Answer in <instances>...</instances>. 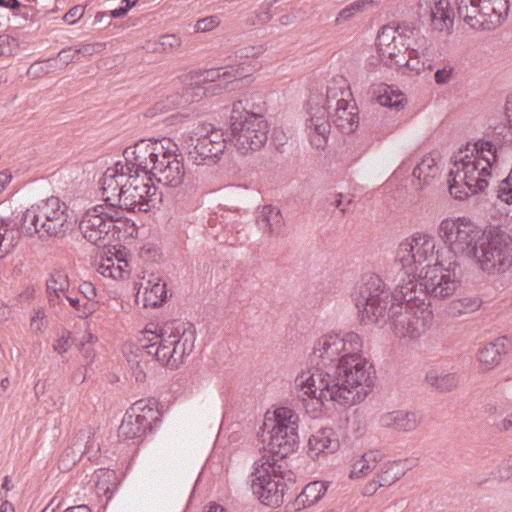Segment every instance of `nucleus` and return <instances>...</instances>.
Returning a JSON list of instances; mask_svg holds the SVG:
<instances>
[{
    "mask_svg": "<svg viewBox=\"0 0 512 512\" xmlns=\"http://www.w3.org/2000/svg\"><path fill=\"white\" fill-rule=\"evenodd\" d=\"M145 178L123 172L120 163H115L100 179L102 197L106 204L121 210L147 212L156 195V187Z\"/></svg>",
    "mask_w": 512,
    "mask_h": 512,
    "instance_id": "4",
    "label": "nucleus"
},
{
    "mask_svg": "<svg viewBox=\"0 0 512 512\" xmlns=\"http://www.w3.org/2000/svg\"><path fill=\"white\" fill-rule=\"evenodd\" d=\"M484 260V272L499 275L512 269V235L504 229L493 230L489 235L488 252Z\"/></svg>",
    "mask_w": 512,
    "mask_h": 512,
    "instance_id": "19",
    "label": "nucleus"
},
{
    "mask_svg": "<svg viewBox=\"0 0 512 512\" xmlns=\"http://www.w3.org/2000/svg\"><path fill=\"white\" fill-rule=\"evenodd\" d=\"M382 455L378 451H369L362 455L360 459L355 461L350 471V478H359L366 476L376 468L381 461Z\"/></svg>",
    "mask_w": 512,
    "mask_h": 512,
    "instance_id": "36",
    "label": "nucleus"
},
{
    "mask_svg": "<svg viewBox=\"0 0 512 512\" xmlns=\"http://www.w3.org/2000/svg\"><path fill=\"white\" fill-rule=\"evenodd\" d=\"M102 47V44L95 43V44H83L80 47L76 48V52L78 56L81 54L83 56H91L97 52H99V49Z\"/></svg>",
    "mask_w": 512,
    "mask_h": 512,
    "instance_id": "59",
    "label": "nucleus"
},
{
    "mask_svg": "<svg viewBox=\"0 0 512 512\" xmlns=\"http://www.w3.org/2000/svg\"><path fill=\"white\" fill-rule=\"evenodd\" d=\"M152 179L169 187H178L185 177L182 159L174 151L165 147L157 164L154 163Z\"/></svg>",
    "mask_w": 512,
    "mask_h": 512,
    "instance_id": "21",
    "label": "nucleus"
},
{
    "mask_svg": "<svg viewBox=\"0 0 512 512\" xmlns=\"http://www.w3.org/2000/svg\"><path fill=\"white\" fill-rule=\"evenodd\" d=\"M352 93L345 86L333 83L326 89V97H310L306 130L310 143L317 149H324L330 134V117L335 127L343 134H351L359 125L356 103L351 99Z\"/></svg>",
    "mask_w": 512,
    "mask_h": 512,
    "instance_id": "2",
    "label": "nucleus"
},
{
    "mask_svg": "<svg viewBox=\"0 0 512 512\" xmlns=\"http://www.w3.org/2000/svg\"><path fill=\"white\" fill-rule=\"evenodd\" d=\"M493 230H501V227L490 226L482 230L466 217L445 218L438 226V236L454 257L465 256L484 272V260L490 257L487 253L489 235Z\"/></svg>",
    "mask_w": 512,
    "mask_h": 512,
    "instance_id": "5",
    "label": "nucleus"
},
{
    "mask_svg": "<svg viewBox=\"0 0 512 512\" xmlns=\"http://www.w3.org/2000/svg\"><path fill=\"white\" fill-rule=\"evenodd\" d=\"M59 69L57 59L49 58L41 62L33 63L27 70V76L36 79Z\"/></svg>",
    "mask_w": 512,
    "mask_h": 512,
    "instance_id": "44",
    "label": "nucleus"
},
{
    "mask_svg": "<svg viewBox=\"0 0 512 512\" xmlns=\"http://www.w3.org/2000/svg\"><path fill=\"white\" fill-rule=\"evenodd\" d=\"M326 489L322 482H311L303 488L301 494L297 497V501L303 506H311L323 497Z\"/></svg>",
    "mask_w": 512,
    "mask_h": 512,
    "instance_id": "41",
    "label": "nucleus"
},
{
    "mask_svg": "<svg viewBox=\"0 0 512 512\" xmlns=\"http://www.w3.org/2000/svg\"><path fill=\"white\" fill-rule=\"evenodd\" d=\"M80 57L76 52V48L67 47L62 49L55 59H57V65H59V69H63L68 66L70 63L78 61Z\"/></svg>",
    "mask_w": 512,
    "mask_h": 512,
    "instance_id": "50",
    "label": "nucleus"
},
{
    "mask_svg": "<svg viewBox=\"0 0 512 512\" xmlns=\"http://www.w3.org/2000/svg\"><path fill=\"white\" fill-rule=\"evenodd\" d=\"M452 71L453 69L452 68H443V69H438L436 72H435V82L437 84H446L450 81L451 79V75H452Z\"/></svg>",
    "mask_w": 512,
    "mask_h": 512,
    "instance_id": "60",
    "label": "nucleus"
},
{
    "mask_svg": "<svg viewBox=\"0 0 512 512\" xmlns=\"http://www.w3.org/2000/svg\"><path fill=\"white\" fill-rule=\"evenodd\" d=\"M68 340H69V334H67V335L63 334L53 344L54 351H56L59 354L65 353L68 349Z\"/></svg>",
    "mask_w": 512,
    "mask_h": 512,
    "instance_id": "61",
    "label": "nucleus"
},
{
    "mask_svg": "<svg viewBox=\"0 0 512 512\" xmlns=\"http://www.w3.org/2000/svg\"><path fill=\"white\" fill-rule=\"evenodd\" d=\"M406 41L407 39L404 35L396 39V42L387 46L386 49H382V52L379 53L381 61L389 67L401 66L404 62V56L410 48V45L406 43Z\"/></svg>",
    "mask_w": 512,
    "mask_h": 512,
    "instance_id": "32",
    "label": "nucleus"
},
{
    "mask_svg": "<svg viewBox=\"0 0 512 512\" xmlns=\"http://www.w3.org/2000/svg\"><path fill=\"white\" fill-rule=\"evenodd\" d=\"M85 12V7L81 5H76L68 10V12L64 15L63 19L68 24H74L77 20L83 17Z\"/></svg>",
    "mask_w": 512,
    "mask_h": 512,
    "instance_id": "56",
    "label": "nucleus"
},
{
    "mask_svg": "<svg viewBox=\"0 0 512 512\" xmlns=\"http://www.w3.org/2000/svg\"><path fill=\"white\" fill-rule=\"evenodd\" d=\"M498 198L506 203H512V167L508 176L501 181L498 191Z\"/></svg>",
    "mask_w": 512,
    "mask_h": 512,
    "instance_id": "52",
    "label": "nucleus"
},
{
    "mask_svg": "<svg viewBox=\"0 0 512 512\" xmlns=\"http://www.w3.org/2000/svg\"><path fill=\"white\" fill-rule=\"evenodd\" d=\"M400 297L389 312L393 333L399 338H420L432 325L433 314L417 295V283L398 285Z\"/></svg>",
    "mask_w": 512,
    "mask_h": 512,
    "instance_id": "7",
    "label": "nucleus"
},
{
    "mask_svg": "<svg viewBox=\"0 0 512 512\" xmlns=\"http://www.w3.org/2000/svg\"><path fill=\"white\" fill-rule=\"evenodd\" d=\"M503 149L494 139H480L455 154L448 179L451 196L463 200L484 191L488 186L487 178L491 176L490 169Z\"/></svg>",
    "mask_w": 512,
    "mask_h": 512,
    "instance_id": "3",
    "label": "nucleus"
},
{
    "mask_svg": "<svg viewBox=\"0 0 512 512\" xmlns=\"http://www.w3.org/2000/svg\"><path fill=\"white\" fill-rule=\"evenodd\" d=\"M439 168L430 156H425L421 162L413 169L412 175L414 177L413 185L416 189H423L429 185L431 181L438 175Z\"/></svg>",
    "mask_w": 512,
    "mask_h": 512,
    "instance_id": "31",
    "label": "nucleus"
},
{
    "mask_svg": "<svg viewBox=\"0 0 512 512\" xmlns=\"http://www.w3.org/2000/svg\"><path fill=\"white\" fill-rule=\"evenodd\" d=\"M420 423L421 416L419 413L409 410L386 412L379 418V424L381 427L404 433L416 430Z\"/></svg>",
    "mask_w": 512,
    "mask_h": 512,
    "instance_id": "24",
    "label": "nucleus"
},
{
    "mask_svg": "<svg viewBox=\"0 0 512 512\" xmlns=\"http://www.w3.org/2000/svg\"><path fill=\"white\" fill-rule=\"evenodd\" d=\"M342 194H338L336 196L335 201L332 203L335 208L339 209L342 213H345L348 210V206L351 203V199H348L346 203L342 200Z\"/></svg>",
    "mask_w": 512,
    "mask_h": 512,
    "instance_id": "64",
    "label": "nucleus"
},
{
    "mask_svg": "<svg viewBox=\"0 0 512 512\" xmlns=\"http://www.w3.org/2000/svg\"><path fill=\"white\" fill-rule=\"evenodd\" d=\"M264 100L260 93H247L233 103L231 120L244 119L245 116L264 118Z\"/></svg>",
    "mask_w": 512,
    "mask_h": 512,
    "instance_id": "28",
    "label": "nucleus"
},
{
    "mask_svg": "<svg viewBox=\"0 0 512 512\" xmlns=\"http://www.w3.org/2000/svg\"><path fill=\"white\" fill-rule=\"evenodd\" d=\"M407 67L412 72H415L416 74H419L421 71L428 69V63H424V60L412 56L410 54V48L408 49L407 53L404 56V62L400 67Z\"/></svg>",
    "mask_w": 512,
    "mask_h": 512,
    "instance_id": "49",
    "label": "nucleus"
},
{
    "mask_svg": "<svg viewBox=\"0 0 512 512\" xmlns=\"http://www.w3.org/2000/svg\"><path fill=\"white\" fill-rule=\"evenodd\" d=\"M187 160L194 165L216 164L226 149V139L220 129L211 125L199 126L184 140Z\"/></svg>",
    "mask_w": 512,
    "mask_h": 512,
    "instance_id": "11",
    "label": "nucleus"
},
{
    "mask_svg": "<svg viewBox=\"0 0 512 512\" xmlns=\"http://www.w3.org/2000/svg\"><path fill=\"white\" fill-rule=\"evenodd\" d=\"M241 75L238 73V69L234 67H220L205 70L201 74V81L211 84L208 87L198 86L195 88L196 96L202 97L208 92L216 94L217 90H234L240 80Z\"/></svg>",
    "mask_w": 512,
    "mask_h": 512,
    "instance_id": "23",
    "label": "nucleus"
},
{
    "mask_svg": "<svg viewBox=\"0 0 512 512\" xmlns=\"http://www.w3.org/2000/svg\"><path fill=\"white\" fill-rule=\"evenodd\" d=\"M139 355L134 354L128 358V363L130 364L133 375L138 382H143L146 378V373L144 371V367L141 364V361L138 359Z\"/></svg>",
    "mask_w": 512,
    "mask_h": 512,
    "instance_id": "53",
    "label": "nucleus"
},
{
    "mask_svg": "<svg viewBox=\"0 0 512 512\" xmlns=\"http://www.w3.org/2000/svg\"><path fill=\"white\" fill-rule=\"evenodd\" d=\"M234 145L241 154L259 150L268 138V123L265 118L245 116L231 120Z\"/></svg>",
    "mask_w": 512,
    "mask_h": 512,
    "instance_id": "18",
    "label": "nucleus"
},
{
    "mask_svg": "<svg viewBox=\"0 0 512 512\" xmlns=\"http://www.w3.org/2000/svg\"><path fill=\"white\" fill-rule=\"evenodd\" d=\"M399 297V290L392 292L384 280L374 273L364 274L350 292L351 303L363 325L386 324L389 312Z\"/></svg>",
    "mask_w": 512,
    "mask_h": 512,
    "instance_id": "6",
    "label": "nucleus"
},
{
    "mask_svg": "<svg viewBox=\"0 0 512 512\" xmlns=\"http://www.w3.org/2000/svg\"><path fill=\"white\" fill-rule=\"evenodd\" d=\"M143 290L144 307H159L166 302L168 295L166 283L158 275L151 274L148 279L142 278L138 294Z\"/></svg>",
    "mask_w": 512,
    "mask_h": 512,
    "instance_id": "26",
    "label": "nucleus"
},
{
    "mask_svg": "<svg viewBox=\"0 0 512 512\" xmlns=\"http://www.w3.org/2000/svg\"><path fill=\"white\" fill-rule=\"evenodd\" d=\"M457 14L475 30H493L506 19L508 0H455Z\"/></svg>",
    "mask_w": 512,
    "mask_h": 512,
    "instance_id": "12",
    "label": "nucleus"
},
{
    "mask_svg": "<svg viewBox=\"0 0 512 512\" xmlns=\"http://www.w3.org/2000/svg\"><path fill=\"white\" fill-rule=\"evenodd\" d=\"M68 301L71 307H73L78 313L81 309L80 299L73 295L71 291L64 297V301Z\"/></svg>",
    "mask_w": 512,
    "mask_h": 512,
    "instance_id": "63",
    "label": "nucleus"
},
{
    "mask_svg": "<svg viewBox=\"0 0 512 512\" xmlns=\"http://www.w3.org/2000/svg\"><path fill=\"white\" fill-rule=\"evenodd\" d=\"M374 95L378 103L382 106L394 107L398 109L403 106L404 97L402 93H395L389 86L380 84L377 90L374 89Z\"/></svg>",
    "mask_w": 512,
    "mask_h": 512,
    "instance_id": "40",
    "label": "nucleus"
},
{
    "mask_svg": "<svg viewBox=\"0 0 512 512\" xmlns=\"http://www.w3.org/2000/svg\"><path fill=\"white\" fill-rule=\"evenodd\" d=\"M95 490L98 496H106L109 500L118 485V477L114 470L101 468L94 472Z\"/></svg>",
    "mask_w": 512,
    "mask_h": 512,
    "instance_id": "33",
    "label": "nucleus"
},
{
    "mask_svg": "<svg viewBox=\"0 0 512 512\" xmlns=\"http://www.w3.org/2000/svg\"><path fill=\"white\" fill-rule=\"evenodd\" d=\"M505 115L508 125L496 126L493 129V139L503 145L512 143V94L508 95L505 103Z\"/></svg>",
    "mask_w": 512,
    "mask_h": 512,
    "instance_id": "39",
    "label": "nucleus"
},
{
    "mask_svg": "<svg viewBox=\"0 0 512 512\" xmlns=\"http://www.w3.org/2000/svg\"><path fill=\"white\" fill-rule=\"evenodd\" d=\"M118 210L112 206L97 205L88 209L79 223L83 237L97 246H105L110 242V233L117 221Z\"/></svg>",
    "mask_w": 512,
    "mask_h": 512,
    "instance_id": "16",
    "label": "nucleus"
},
{
    "mask_svg": "<svg viewBox=\"0 0 512 512\" xmlns=\"http://www.w3.org/2000/svg\"><path fill=\"white\" fill-rule=\"evenodd\" d=\"M339 446L336 432L332 428H321L310 436L308 453L312 458H316L321 454L334 453Z\"/></svg>",
    "mask_w": 512,
    "mask_h": 512,
    "instance_id": "27",
    "label": "nucleus"
},
{
    "mask_svg": "<svg viewBox=\"0 0 512 512\" xmlns=\"http://www.w3.org/2000/svg\"><path fill=\"white\" fill-rule=\"evenodd\" d=\"M257 224L264 233L277 235L284 227L281 210L273 205L263 206L257 215Z\"/></svg>",
    "mask_w": 512,
    "mask_h": 512,
    "instance_id": "30",
    "label": "nucleus"
},
{
    "mask_svg": "<svg viewBox=\"0 0 512 512\" xmlns=\"http://www.w3.org/2000/svg\"><path fill=\"white\" fill-rule=\"evenodd\" d=\"M173 108V101L167 99L165 101L158 102L153 107L149 108L145 113V117L155 119L157 122L164 121L166 119L164 116Z\"/></svg>",
    "mask_w": 512,
    "mask_h": 512,
    "instance_id": "47",
    "label": "nucleus"
},
{
    "mask_svg": "<svg viewBox=\"0 0 512 512\" xmlns=\"http://www.w3.org/2000/svg\"><path fill=\"white\" fill-rule=\"evenodd\" d=\"M79 292L89 301L96 297V288L94 284L88 281H84L79 285Z\"/></svg>",
    "mask_w": 512,
    "mask_h": 512,
    "instance_id": "58",
    "label": "nucleus"
},
{
    "mask_svg": "<svg viewBox=\"0 0 512 512\" xmlns=\"http://www.w3.org/2000/svg\"><path fill=\"white\" fill-rule=\"evenodd\" d=\"M20 241L19 229L10 223L2 222L0 226V253L2 258L11 253Z\"/></svg>",
    "mask_w": 512,
    "mask_h": 512,
    "instance_id": "37",
    "label": "nucleus"
},
{
    "mask_svg": "<svg viewBox=\"0 0 512 512\" xmlns=\"http://www.w3.org/2000/svg\"><path fill=\"white\" fill-rule=\"evenodd\" d=\"M418 13L429 17L434 30L442 32L453 28L455 14L449 0H419Z\"/></svg>",
    "mask_w": 512,
    "mask_h": 512,
    "instance_id": "22",
    "label": "nucleus"
},
{
    "mask_svg": "<svg viewBox=\"0 0 512 512\" xmlns=\"http://www.w3.org/2000/svg\"><path fill=\"white\" fill-rule=\"evenodd\" d=\"M82 450L80 448L68 447L61 454L58 467L62 472H67L81 459Z\"/></svg>",
    "mask_w": 512,
    "mask_h": 512,
    "instance_id": "46",
    "label": "nucleus"
},
{
    "mask_svg": "<svg viewBox=\"0 0 512 512\" xmlns=\"http://www.w3.org/2000/svg\"><path fill=\"white\" fill-rule=\"evenodd\" d=\"M425 382L434 390L445 393L455 389L458 385V379L455 374H438L435 370L426 373Z\"/></svg>",
    "mask_w": 512,
    "mask_h": 512,
    "instance_id": "35",
    "label": "nucleus"
},
{
    "mask_svg": "<svg viewBox=\"0 0 512 512\" xmlns=\"http://www.w3.org/2000/svg\"><path fill=\"white\" fill-rule=\"evenodd\" d=\"M159 419L155 400H139L126 411L118 429V437L124 440L140 438L151 430Z\"/></svg>",
    "mask_w": 512,
    "mask_h": 512,
    "instance_id": "17",
    "label": "nucleus"
},
{
    "mask_svg": "<svg viewBox=\"0 0 512 512\" xmlns=\"http://www.w3.org/2000/svg\"><path fill=\"white\" fill-rule=\"evenodd\" d=\"M460 265L454 259L445 267L437 261L433 266L427 265L424 275L417 281L420 292L433 300H444L452 296L460 286Z\"/></svg>",
    "mask_w": 512,
    "mask_h": 512,
    "instance_id": "13",
    "label": "nucleus"
},
{
    "mask_svg": "<svg viewBox=\"0 0 512 512\" xmlns=\"http://www.w3.org/2000/svg\"><path fill=\"white\" fill-rule=\"evenodd\" d=\"M436 242L428 234H415L404 239L398 246L395 264L404 271L410 281L417 283L416 275L420 265L434 258Z\"/></svg>",
    "mask_w": 512,
    "mask_h": 512,
    "instance_id": "14",
    "label": "nucleus"
},
{
    "mask_svg": "<svg viewBox=\"0 0 512 512\" xmlns=\"http://www.w3.org/2000/svg\"><path fill=\"white\" fill-rule=\"evenodd\" d=\"M256 465L251 480L253 494L267 506H280L285 495L295 485L293 472L282 464L270 463L269 460L261 459Z\"/></svg>",
    "mask_w": 512,
    "mask_h": 512,
    "instance_id": "10",
    "label": "nucleus"
},
{
    "mask_svg": "<svg viewBox=\"0 0 512 512\" xmlns=\"http://www.w3.org/2000/svg\"><path fill=\"white\" fill-rule=\"evenodd\" d=\"M390 470V468H387L385 471H382V473L377 474L376 480L378 481L379 486H390L399 479V476L391 474Z\"/></svg>",
    "mask_w": 512,
    "mask_h": 512,
    "instance_id": "57",
    "label": "nucleus"
},
{
    "mask_svg": "<svg viewBox=\"0 0 512 512\" xmlns=\"http://www.w3.org/2000/svg\"><path fill=\"white\" fill-rule=\"evenodd\" d=\"M371 1L368 0H360L355 1L351 3L350 5L346 6L344 9H342L337 17V22L341 21H347L350 18H352L355 14L361 12L364 10V8L369 5Z\"/></svg>",
    "mask_w": 512,
    "mask_h": 512,
    "instance_id": "48",
    "label": "nucleus"
},
{
    "mask_svg": "<svg viewBox=\"0 0 512 512\" xmlns=\"http://www.w3.org/2000/svg\"><path fill=\"white\" fill-rule=\"evenodd\" d=\"M165 146L162 141L142 139L133 146L127 147L123 152L124 163L118 161L123 167V172L137 175L148 181L152 180L154 163L157 164Z\"/></svg>",
    "mask_w": 512,
    "mask_h": 512,
    "instance_id": "15",
    "label": "nucleus"
},
{
    "mask_svg": "<svg viewBox=\"0 0 512 512\" xmlns=\"http://www.w3.org/2000/svg\"><path fill=\"white\" fill-rule=\"evenodd\" d=\"M482 301L477 297L466 296L452 300L446 307L449 316L458 318L477 311Z\"/></svg>",
    "mask_w": 512,
    "mask_h": 512,
    "instance_id": "34",
    "label": "nucleus"
},
{
    "mask_svg": "<svg viewBox=\"0 0 512 512\" xmlns=\"http://www.w3.org/2000/svg\"><path fill=\"white\" fill-rule=\"evenodd\" d=\"M95 311V304L93 303H85L81 305V309L79 311L80 318H87L92 315Z\"/></svg>",
    "mask_w": 512,
    "mask_h": 512,
    "instance_id": "62",
    "label": "nucleus"
},
{
    "mask_svg": "<svg viewBox=\"0 0 512 512\" xmlns=\"http://www.w3.org/2000/svg\"><path fill=\"white\" fill-rule=\"evenodd\" d=\"M220 24V20L217 16H208L199 19L195 24L196 32H208L216 28Z\"/></svg>",
    "mask_w": 512,
    "mask_h": 512,
    "instance_id": "54",
    "label": "nucleus"
},
{
    "mask_svg": "<svg viewBox=\"0 0 512 512\" xmlns=\"http://www.w3.org/2000/svg\"><path fill=\"white\" fill-rule=\"evenodd\" d=\"M298 415L290 408L280 407L277 408L273 413V418H265L264 425L266 427H280L289 426L295 427V431L298 430Z\"/></svg>",
    "mask_w": 512,
    "mask_h": 512,
    "instance_id": "38",
    "label": "nucleus"
},
{
    "mask_svg": "<svg viewBox=\"0 0 512 512\" xmlns=\"http://www.w3.org/2000/svg\"><path fill=\"white\" fill-rule=\"evenodd\" d=\"M404 35L399 32V27L394 28L386 26L381 29L377 36V48L378 54L382 52V49H386L387 46L396 42V39L403 37Z\"/></svg>",
    "mask_w": 512,
    "mask_h": 512,
    "instance_id": "45",
    "label": "nucleus"
},
{
    "mask_svg": "<svg viewBox=\"0 0 512 512\" xmlns=\"http://www.w3.org/2000/svg\"><path fill=\"white\" fill-rule=\"evenodd\" d=\"M143 334L148 343L141 345V353L153 356L171 369H177L194 348L195 333L191 327L172 330L165 326L159 332L146 328Z\"/></svg>",
    "mask_w": 512,
    "mask_h": 512,
    "instance_id": "9",
    "label": "nucleus"
},
{
    "mask_svg": "<svg viewBox=\"0 0 512 512\" xmlns=\"http://www.w3.org/2000/svg\"><path fill=\"white\" fill-rule=\"evenodd\" d=\"M509 349L506 337H499L495 340L484 344L477 353V359L484 370H490L497 366L502 355L506 354Z\"/></svg>",
    "mask_w": 512,
    "mask_h": 512,
    "instance_id": "29",
    "label": "nucleus"
},
{
    "mask_svg": "<svg viewBox=\"0 0 512 512\" xmlns=\"http://www.w3.org/2000/svg\"><path fill=\"white\" fill-rule=\"evenodd\" d=\"M298 447V433L295 427L271 426L269 441L266 450L269 456H263L262 459L269 460L270 463L282 464L284 458L293 453Z\"/></svg>",
    "mask_w": 512,
    "mask_h": 512,
    "instance_id": "20",
    "label": "nucleus"
},
{
    "mask_svg": "<svg viewBox=\"0 0 512 512\" xmlns=\"http://www.w3.org/2000/svg\"><path fill=\"white\" fill-rule=\"evenodd\" d=\"M98 271L105 277H110L113 279L122 278L121 269L117 268L115 262L112 258H106L99 265Z\"/></svg>",
    "mask_w": 512,
    "mask_h": 512,
    "instance_id": "51",
    "label": "nucleus"
},
{
    "mask_svg": "<svg viewBox=\"0 0 512 512\" xmlns=\"http://www.w3.org/2000/svg\"><path fill=\"white\" fill-rule=\"evenodd\" d=\"M72 215L65 202L50 197L31 205L21 218V231L27 236L62 238L72 229Z\"/></svg>",
    "mask_w": 512,
    "mask_h": 512,
    "instance_id": "8",
    "label": "nucleus"
},
{
    "mask_svg": "<svg viewBox=\"0 0 512 512\" xmlns=\"http://www.w3.org/2000/svg\"><path fill=\"white\" fill-rule=\"evenodd\" d=\"M410 54L424 60L428 63V69L432 68V63L435 58V49L432 42L424 36H420L415 41V46L410 47Z\"/></svg>",
    "mask_w": 512,
    "mask_h": 512,
    "instance_id": "42",
    "label": "nucleus"
},
{
    "mask_svg": "<svg viewBox=\"0 0 512 512\" xmlns=\"http://www.w3.org/2000/svg\"><path fill=\"white\" fill-rule=\"evenodd\" d=\"M181 46V39L174 34L161 36L157 41L147 44V49L154 52H166L176 50Z\"/></svg>",
    "mask_w": 512,
    "mask_h": 512,
    "instance_id": "43",
    "label": "nucleus"
},
{
    "mask_svg": "<svg viewBox=\"0 0 512 512\" xmlns=\"http://www.w3.org/2000/svg\"><path fill=\"white\" fill-rule=\"evenodd\" d=\"M70 291V280L64 270H53L46 279V297L51 307L64 306V297Z\"/></svg>",
    "mask_w": 512,
    "mask_h": 512,
    "instance_id": "25",
    "label": "nucleus"
},
{
    "mask_svg": "<svg viewBox=\"0 0 512 512\" xmlns=\"http://www.w3.org/2000/svg\"><path fill=\"white\" fill-rule=\"evenodd\" d=\"M361 350L362 340L355 332H330L314 342L311 367L294 381L298 401L313 418L319 416L326 402L352 406L369 394L375 371Z\"/></svg>",
    "mask_w": 512,
    "mask_h": 512,
    "instance_id": "1",
    "label": "nucleus"
},
{
    "mask_svg": "<svg viewBox=\"0 0 512 512\" xmlns=\"http://www.w3.org/2000/svg\"><path fill=\"white\" fill-rule=\"evenodd\" d=\"M116 218H117V221L114 222L115 226L113 227V230L110 233V238L115 237V235H117L116 238L120 239V233L123 228H129L132 230V232L135 230L134 223H131L128 219L123 218L120 215L119 210H118V217H116Z\"/></svg>",
    "mask_w": 512,
    "mask_h": 512,
    "instance_id": "55",
    "label": "nucleus"
}]
</instances>
